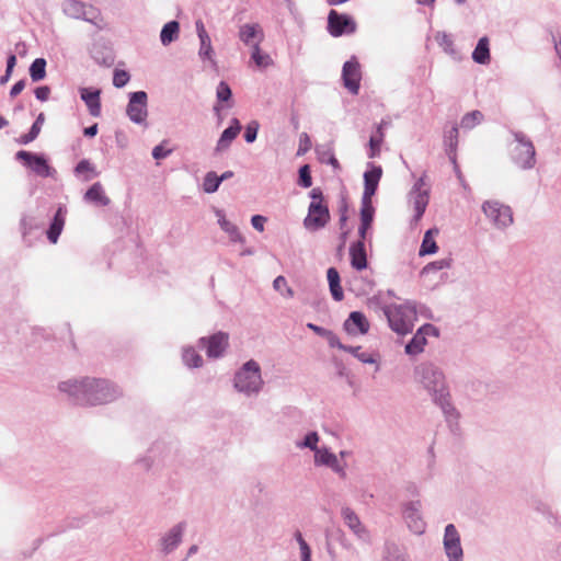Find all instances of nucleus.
Here are the masks:
<instances>
[{
	"label": "nucleus",
	"mask_w": 561,
	"mask_h": 561,
	"mask_svg": "<svg viewBox=\"0 0 561 561\" xmlns=\"http://www.w3.org/2000/svg\"><path fill=\"white\" fill-rule=\"evenodd\" d=\"M252 51H251V58L252 60L259 66V67H262V66H265L266 62H265V59L268 58L267 55H263L261 53V48H260V44L259 43H255L252 47H251Z\"/></svg>",
	"instance_id": "nucleus-55"
},
{
	"label": "nucleus",
	"mask_w": 561,
	"mask_h": 561,
	"mask_svg": "<svg viewBox=\"0 0 561 561\" xmlns=\"http://www.w3.org/2000/svg\"><path fill=\"white\" fill-rule=\"evenodd\" d=\"M428 190H424L423 192L417 193L410 192V202L412 203L414 209L412 222L416 224L421 220L428 205Z\"/></svg>",
	"instance_id": "nucleus-26"
},
{
	"label": "nucleus",
	"mask_w": 561,
	"mask_h": 561,
	"mask_svg": "<svg viewBox=\"0 0 561 561\" xmlns=\"http://www.w3.org/2000/svg\"><path fill=\"white\" fill-rule=\"evenodd\" d=\"M73 171H75L76 175H80L83 173H90L89 175L84 176V179H83L84 181H90L93 178L99 176V174H100L99 171L96 170V168L88 159H82L81 161H79L77 163V165L75 167Z\"/></svg>",
	"instance_id": "nucleus-43"
},
{
	"label": "nucleus",
	"mask_w": 561,
	"mask_h": 561,
	"mask_svg": "<svg viewBox=\"0 0 561 561\" xmlns=\"http://www.w3.org/2000/svg\"><path fill=\"white\" fill-rule=\"evenodd\" d=\"M328 31L333 37L351 35L356 31V22L348 14L331 10L328 15Z\"/></svg>",
	"instance_id": "nucleus-12"
},
{
	"label": "nucleus",
	"mask_w": 561,
	"mask_h": 561,
	"mask_svg": "<svg viewBox=\"0 0 561 561\" xmlns=\"http://www.w3.org/2000/svg\"><path fill=\"white\" fill-rule=\"evenodd\" d=\"M318 442H319V435L317 432L312 431L309 432L301 442H297L296 446L300 449L302 448H309L310 450L317 453V450H320L318 448Z\"/></svg>",
	"instance_id": "nucleus-48"
},
{
	"label": "nucleus",
	"mask_w": 561,
	"mask_h": 561,
	"mask_svg": "<svg viewBox=\"0 0 561 561\" xmlns=\"http://www.w3.org/2000/svg\"><path fill=\"white\" fill-rule=\"evenodd\" d=\"M186 529V523L180 522L163 534L159 540L160 551L163 554L172 553L182 542Z\"/></svg>",
	"instance_id": "nucleus-15"
},
{
	"label": "nucleus",
	"mask_w": 561,
	"mask_h": 561,
	"mask_svg": "<svg viewBox=\"0 0 561 561\" xmlns=\"http://www.w3.org/2000/svg\"><path fill=\"white\" fill-rule=\"evenodd\" d=\"M66 216H67V208L64 205H60L56 213L54 214L49 227L46 230L47 239L50 243L55 244L57 243L62 229L65 227L66 222Z\"/></svg>",
	"instance_id": "nucleus-20"
},
{
	"label": "nucleus",
	"mask_w": 561,
	"mask_h": 561,
	"mask_svg": "<svg viewBox=\"0 0 561 561\" xmlns=\"http://www.w3.org/2000/svg\"><path fill=\"white\" fill-rule=\"evenodd\" d=\"M287 285V280L284 276L279 275L277 276L273 282V287L276 291L283 293V289H285Z\"/></svg>",
	"instance_id": "nucleus-64"
},
{
	"label": "nucleus",
	"mask_w": 561,
	"mask_h": 561,
	"mask_svg": "<svg viewBox=\"0 0 561 561\" xmlns=\"http://www.w3.org/2000/svg\"><path fill=\"white\" fill-rule=\"evenodd\" d=\"M91 57L98 65L106 67H111L115 60L114 54L111 49L99 45L93 46Z\"/></svg>",
	"instance_id": "nucleus-35"
},
{
	"label": "nucleus",
	"mask_w": 561,
	"mask_h": 561,
	"mask_svg": "<svg viewBox=\"0 0 561 561\" xmlns=\"http://www.w3.org/2000/svg\"><path fill=\"white\" fill-rule=\"evenodd\" d=\"M381 175L382 169L380 165L373 162L367 163V170L364 173L363 196L373 197L376 194Z\"/></svg>",
	"instance_id": "nucleus-19"
},
{
	"label": "nucleus",
	"mask_w": 561,
	"mask_h": 561,
	"mask_svg": "<svg viewBox=\"0 0 561 561\" xmlns=\"http://www.w3.org/2000/svg\"><path fill=\"white\" fill-rule=\"evenodd\" d=\"M294 538L296 539L299 546L301 561H311V548L302 537V534L299 530H297L294 534Z\"/></svg>",
	"instance_id": "nucleus-50"
},
{
	"label": "nucleus",
	"mask_w": 561,
	"mask_h": 561,
	"mask_svg": "<svg viewBox=\"0 0 561 561\" xmlns=\"http://www.w3.org/2000/svg\"><path fill=\"white\" fill-rule=\"evenodd\" d=\"M437 229H428L422 240V244L419 251L421 256L435 254L438 250L437 243L434 240V234H437Z\"/></svg>",
	"instance_id": "nucleus-38"
},
{
	"label": "nucleus",
	"mask_w": 561,
	"mask_h": 561,
	"mask_svg": "<svg viewBox=\"0 0 561 561\" xmlns=\"http://www.w3.org/2000/svg\"><path fill=\"white\" fill-rule=\"evenodd\" d=\"M25 83H26L25 79H21L18 82H15L10 90V96L11 98L18 96L24 90Z\"/></svg>",
	"instance_id": "nucleus-61"
},
{
	"label": "nucleus",
	"mask_w": 561,
	"mask_h": 561,
	"mask_svg": "<svg viewBox=\"0 0 561 561\" xmlns=\"http://www.w3.org/2000/svg\"><path fill=\"white\" fill-rule=\"evenodd\" d=\"M58 390L76 405L94 407L107 404L123 392L118 386L108 379L95 377L71 378L58 383Z\"/></svg>",
	"instance_id": "nucleus-1"
},
{
	"label": "nucleus",
	"mask_w": 561,
	"mask_h": 561,
	"mask_svg": "<svg viewBox=\"0 0 561 561\" xmlns=\"http://www.w3.org/2000/svg\"><path fill=\"white\" fill-rule=\"evenodd\" d=\"M221 183L222 178H219L216 172L209 171L204 178L203 190L208 194H213L218 191Z\"/></svg>",
	"instance_id": "nucleus-45"
},
{
	"label": "nucleus",
	"mask_w": 561,
	"mask_h": 561,
	"mask_svg": "<svg viewBox=\"0 0 561 561\" xmlns=\"http://www.w3.org/2000/svg\"><path fill=\"white\" fill-rule=\"evenodd\" d=\"M39 228H41V224L35 217L28 216V215L22 216V218L20 220V229H21L23 242L27 247L32 245V241L30 239L32 231L39 229Z\"/></svg>",
	"instance_id": "nucleus-34"
},
{
	"label": "nucleus",
	"mask_w": 561,
	"mask_h": 561,
	"mask_svg": "<svg viewBox=\"0 0 561 561\" xmlns=\"http://www.w3.org/2000/svg\"><path fill=\"white\" fill-rule=\"evenodd\" d=\"M182 360L188 368H199L204 364L201 354L191 345L182 348Z\"/></svg>",
	"instance_id": "nucleus-36"
},
{
	"label": "nucleus",
	"mask_w": 561,
	"mask_h": 561,
	"mask_svg": "<svg viewBox=\"0 0 561 561\" xmlns=\"http://www.w3.org/2000/svg\"><path fill=\"white\" fill-rule=\"evenodd\" d=\"M421 510L422 504L419 500L404 503L402 510V515L409 529L416 535H422L426 528V523L422 517Z\"/></svg>",
	"instance_id": "nucleus-13"
},
{
	"label": "nucleus",
	"mask_w": 561,
	"mask_h": 561,
	"mask_svg": "<svg viewBox=\"0 0 561 561\" xmlns=\"http://www.w3.org/2000/svg\"><path fill=\"white\" fill-rule=\"evenodd\" d=\"M324 337L327 339L330 347H336V348H339L341 351H345L346 347H347V345L343 344L340 341L339 336L335 333H333L332 331H330V330L328 331V334H325Z\"/></svg>",
	"instance_id": "nucleus-57"
},
{
	"label": "nucleus",
	"mask_w": 561,
	"mask_h": 561,
	"mask_svg": "<svg viewBox=\"0 0 561 561\" xmlns=\"http://www.w3.org/2000/svg\"><path fill=\"white\" fill-rule=\"evenodd\" d=\"M199 43H201L199 50H198L199 58L202 60H209L213 64H215L214 49H213L210 36L199 38Z\"/></svg>",
	"instance_id": "nucleus-47"
},
{
	"label": "nucleus",
	"mask_w": 561,
	"mask_h": 561,
	"mask_svg": "<svg viewBox=\"0 0 561 561\" xmlns=\"http://www.w3.org/2000/svg\"><path fill=\"white\" fill-rule=\"evenodd\" d=\"M129 81V75L125 70H115L113 77V84L116 88H123Z\"/></svg>",
	"instance_id": "nucleus-56"
},
{
	"label": "nucleus",
	"mask_w": 561,
	"mask_h": 561,
	"mask_svg": "<svg viewBox=\"0 0 561 561\" xmlns=\"http://www.w3.org/2000/svg\"><path fill=\"white\" fill-rule=\"evenodd\" d=\"M298 185L308 188L312 185V176L309 164H304L298 171Z\"/></svg>",
	"instance_id": "nucleus-52"
},
{
	"label": "nucleus",
	"mask_w": 561,
	"mask_h": 561,
	"mask_svg": "<svg viewBox=\"0 0 561 561\" xmlns=\"http://www.w3.org/2000/svg\"><path fill=\"white\" fill-rule=\"evenodd\" d=\"M344 330L350 335L366 334L369 331V322L366 316L360 311H352L343 324Z\"/></svg>",
	"instance_id": "nucleus-18"
},
{
	"label": "nucleus",
	"mask_w": 561,
	"mask_h": 561,
	"mask_svg": "<svg viewBox=\"0 0 561 561\" xmlns=\"http://www.w3.org/2000/svg\"><path fill=\"white\" fill-rule=\"evenodd\" d=\"M427 335H438V330L431 323L423 324L405 345V353L414 356L423 352Z\"/></svg>",
	"instance_id": "nucleus-16"
},
{
	"label": "nucleus",
	"mask_w": 561,
	"mask_h": 561,
	"mask_svg": "<svg viewBox=\"0 0 561 561\" xmlns=\"http://www.w3.org/2000/svg\"><path fill=\"white\" fill-rule=\"evenodd\" d=\"M218 102H228L232 96V91L226 81H220L216 89Z\"/></svg>",
	"instance_id": "nucleus-53"
},
{
	"label": "nucleus",
	"mask_w": 561,
	"mask_h": 561,
	"mask_svg": "<svg viewBox=\"0 0 561 561\" xmlns=\"http://www.w3.org/2000/svg\"><path fill=\"white\" fill-rule=\"evenodd\" d=\"M85 8L87 4L80 0H66L62 3V11L67 16L77 20L91 21L87 16Z\"/></svg>",
	"instance_id": "nucleus-30"
},
{
	"label": "nucleus",
	"mask_w": 561,
	"mask_h": 561,
	"mask_svg": "<svg viewBox=\"0 0 561 561\" xmlns=\"http://www.w3.org/2000/svg\"><path fill=\"white\" fill-rule=\"evenodd\" d=\"M172 153V149H165L162 145H158L152 149V157L156 160L164 159Z\"/></svg>",
	"instance_id": "nucleus-59"
},
{
	"label": "nucleus",
	"mask_w": 561,
	"mask_h": 561,
	"mask_svg": "<svg viewBox=\"0 0 561 561\" xmlns=\"http://www.w3.org/2000/svg\"><path fill=\"white\" fill-rule=\"evenodd\" d=\"M327 278L329 283L330 293L335 301H341L344 298L343 288L341 286L340 273L335 267H330L327 271Z\"/></svg>",
	"instance_id": "nucleus-33"
},
{
	"label": "nucleus",
	"mask_w": 561,
	"mask_h": 561,
	"mask_svg": "<svg viewBox=\"0 0 561 561\" xmlns=\"http://www.w3.org/2000/svg\"><path fill=\"white\" fill-rule=\"evenodd\" d=\"M481 209L492 225L499 230H505L514 222L512 208L499 201H485L483 202Z\"/></svg>",
	"instance_id": "nucleus-6"
},
{
	"label": "nucleus",
	"mask_w": 561,
	"mask_h": 561,
	"mask_svg": "<svg viewBox=\"0 0 561 561\" xmlns=\"http://www.w3.org/2000/svg\"><path fill=\"white\" fill-rule=\"evenodd\" d=\"M512 139L507 141L510 161L522 171H528L536 167V147L524 131L511 129Z\"/></svg>",
	"instance_id": "nucleus-3"
},
{
	"label": "nucleus",
	"mask_w": 561,
	"mask_h": 561,
	"mask_svg": "<svg viewBox=\"0 0 561 561\" xmlns=\"http://www.w3.org/2000/svg\"><path fill=\"white\" fill-rule=\"evenodd\" d=\"M382 561H408V556L402 548L394 542L385 545Z\"/></svg>",
	"instance_id": "nucleus-40"
},
{
	"label": "nucleus",
	"mask_w": 561,
	"mask_h": 561,
	"mask_svg": "<svg viewBox=\"0 0 561 561\" xmlns=\"http://www.w3.org/2000/svg\"><path fill=\"white\" fill-rule=\"evenodd\" d=\"M239 39L247 46L252 47L255 43L261 44L264 33L257 23H247L239 27Z\"/></svg>",
	"instance_id": "nucleus-21"
},
{
	"label": "nucleus",
	"mask_w": 561,
	"mask_h": 561,
	"mask_svg": "<svg viewBox=\"0 0 561 561\" xmlns=\"http://www.w3.org/2000/svg\"><path fill=\"white\" fill-rule=\"evenodd\" d=\"M266 221V218L262 215H254L251 218L252 227L257 231L264 230V224Z\"/></svg>",
	"instance_id": "nucleus-60"
},
{
	"label": "nucleus",
	"mask_w": 561,
	"mask_h": 561,
	"mask_svg": "<svg viewBox=\"0 0 561 561\" xmlns=\"http://www.w3.org/2000/svg\"><path fill=\"white\" fill-rule=\"evenodd\" d=\"M360 65L356 57L345 61L342 68V80L344 87L352 93L357 94L360 88Z\"/></svg>",
	"instance_id": "nucleus-14"
},
{
	"label": "nucleus",
	"mask_w": 561,
	"mask_h": 561,
	"mask_svg": "<svg viewBox=\"0 0 561 561\" xmlns=\"http://www.w3.org/2000/svg\"><path fill=\"white\" fill-rule=\"evenodd\" d=\"M345 525L360 539L366 538L367 531L362 525L357 514L350 507H343L341 511Z\"/></svg>",
	"instance_id": "nucleus-27"
},
{
	"label": "nucleus",
	"mask_w": 561,
	"mask_h": 561,
	"mask_svg": "<svg viewBox=\"0 0 561 561\" xmlns=\"http://www.w3.org/2000/svg\"><path fill=\"white\" fill-rule=\"evenodd\" d=\"M309 147H310V138H309L308 134L302 133L300 135V147H299L298 154L307 151L309 149Z\"/></svg>",
	"instance_id": "nucleus-63"
},
{
	"label": "nucleus",
	"mask_w": 561,
	"mask_h": 561,
	"mask_svg": "<svg viewBox=\"0 0 561 561\" xmlns=\"http://www.w3.org/2000/svg\"><path fill=\"white\" fill-rule=\"evenodd\" d=\"M259 127H260V125L256 121H252L247 125L245 131H244V140L248 144H252L255 141V139L257 137Z\"/></svg>",
	"instance_id": "nucleus-54"
},
{
	"label": "nucleus",
	"mask_w": 561,
	"mask_h": 561,
	"mask_svg": "<svg viewBox=\"0 0 561 561\" xmlns=\"http://www.w3.org/2000/svg\"><path fill=\"white\" fill-rule=\"evenodd\" d=\"M443 547L448 561H463L460 534L454 524L445 526Z\"/></svg>",
	"instance_id": "nucleus-10"
},
{
	"label": "nucleus",
	"mask_w": 561,
	"mask_h": 561,
	"mask_svg": "<svg viewBox=\"0 0 561 561\" xmlns=\"http://www.w3.org/2000/svg\"><path fill=\"white\" fill-rule=\"evenodd\" d=\"M79 92L80 98L85 103L90 115L93 117H99L101 115V90L81 88Z\"/></svg>",
	"instance_id": "nucleus-23"
},
{
	"label": "nucleus",
	"mask_w": 561,
	"mask_h": 561,
	"mask_svg": "<svg viewBox=\"0 0 561 561\" xmlns=\"http://www.w3.org/2000/svg\"><path fill=\"white\" fill-rule=\"evenodd\" d=\"M451 263H453V259H450V257H445V259H440V260L431 262L423 267L422 274L427 275L432 272L449 268L451 266Z\"/></svg>",
	"instance_id": "nucleus-49"
},
{
	"label": "nucleus",
	"mask_w": 561,
	"mask_h": 561,
	"mask_svg": "<svg viewBox=\"0 0 561 561\" xmlns=\"http://www.w3.org/2000/svg\"><path fill=\"white\" fill-rule=\"evenodd\" d=\"M309 196L311 198V202L324 203V195L320 187H313L310 191Z\"/></svg>",
	"instance_id": "nucleus-62"
},
{
	"label": "nucleus",
	"mask_w": 561,
	"mask_h": 561,
	"mask_svg": "<svg viewBox=\"0 0 561 561\" xmlns=\"http://www.w3.org/2000/svg\"><path fill=\"white\" fill-rule=\"evenodd\" d=\"M197 346L206 350L208 358H220L229 347V334L218 331L209 336H202L197 341Z\"/></svg>",
	"instance_id": "nucleus-8"
},
{
	"label": "nucleus",
	"mask_w": 561,
	"mask_h": 561,
	"mask_svg": "<svg viewBox=\"0 0 561 561\" xmlns=\"http://www.w3.org/2000/svg\"><path fill=\"white\" fill-rule=\"evenodd\" d=\"M83 201L96 207L108 206L111 199L106 196L104 188L100 182L93 183L84 193Z\"/></svg>",
	"instance_id": "nucleus-25"
},
{
	"label": "nucleus",
	"mask_w": 561,
	"mask_h": 561,
	"mask_svg": "<svg viewBox=\"0 0 561 561\" xmlns=\"http://www.w3.org/2000/svg\"><path fill=\"white\" fill-rule=\"evenodd\" d=\"M360 346H348L344 352L351 353L354 357H356L358 360H360L364 364H375L376 358L373 356V354L367 352H362Z\"/></svg>",
	"instance_id": "nucleus-51"
},
{
	"label": "nucleus",
	"mask_w": 561,
	"mask_h": 561,
	"mask_svg": "<svg viewBox=\"0 0 561 561\" xmlns=\"http://www.w3.org/2000/svg\"><path fill=\"white\" fill-rule=\"evenodd\" d=\"M44 122H45V114L39 113L37 115L35 122L31 126L28 133L20 136L19 142L21 145H27V144L32 142L33 140H35L41 133Z\"/></svg>",
	"instance_id": "nucleus-39"
},
{
	"label": "nucleus",
	"mask_w": 561,
	"mask_h": 561,
	"mask_svg": "<svg viewBox=\"0 0 561 561\" xmlns=\"http://www.w3.org/2000/svg\"><path fill=\"white\" fill-rule=\"evenodd\" d=\"M390 125L391 121L389 118H382L380 123L376 126L375 131L371 134L369 138L368 157L370 159L376 158L380 154V147L385 139V129H387Z\"/></svg>",
	"instance_id": "nucleus-22"
},
{
	"label": "nucleus",
	"mask_w": 561,
	"mask_h": 561,
	"mask_svg": "<svg viewBox=\"0 0 561 561\" xmlns=\"http://www.w3.org/2000/svg\"><path fill=\"white\" fill-rule=\"evenodd\" d=\"M375 216V207L373 205V197L362 196L360 202V221L373 224Z\"/></svg>",
	"instance_id": "nucleus-42"
},
{
	"label": "nucleus",
	"mask_w": 561,
	"mask_h": 561,
	"mask_svg": "<svg viewBox=\"0 0 561 561\" xmlns=\"http://www.w3.org/2000/svg\"><path fill=\"white\" fill-rule=\"evenodd\" d=\"M126 114L133 123L146 125L148 117V95L145 91L129 93Z\"/></svg>",
	"instance_id": "nucleus-9"
},
{
	"label": "nucleus",
	"mask_w": 561,
	"mask_h": 561,
	"mask_svg": "<svg viewBox=\"0 0 561 561\" xmlns=\"http://www.w3.org/2000/svg\"><path fill=\"white\" fill-rule=\"evenodd\" d=\"M15 159L41 178H49L55 173V170L49 165L43 153L20 150L15 153Z\"/></svg>",
	"instance_id": "nucleus-7"
},
{
	"label": "nucleus",
	"mask_w": 561,
	"mask_h": 561,
	"mask_svg": "<svg viewBox=\"0 0 561 561\" xmlns=\"http://www.w3.org/2000/svg\"><path fill=\"white\" fill-rule=\"evenodd\" d=\"M34 94H35V98L41 101V102H45L48 100L49 98V94H50V88L48 85H41V87H37L35 90H34Z\"/></svg>",
	"instance_id": "nucleus-58"
},
{
	"label": "nucleus",
	"mask_w": 561,
	"mask_h": 561,
	"mask_svg": "<svg viewBox=\"0 0 561 561\" xmlns=\"http://www.w3.org/2000/svg\"><path fill=\"white\" fill-rule=\"evenodd\" d=\"M46 60L44 58H36L30 66L28 72L33 82H38L46 77Z\"/></svg>",
	"instance_id": "nucleus-41"
},
{
	"label": "nucleus",
	"mask_w": 561,
	"mask_h": 561,
	"mask_svg": "<svg viewBox=\"0 0 561 561\" xmlns=\"http://www.w3.org/2000/svg\"><path fill=\"white\" fill-rule=\"evenodd\" d=\"M483 113L478 110H474L462 116L460 126L463 129L470 130L474 128L477 125H479L483 121Z\"/></svg>",
	"instance_id": "nucleus-44"
},
{
	"label": "nucleus",
	"mask_w": 561,
	"mask_h": 561,
	"mask_svg": "<svg viewBox=\"0 0 561 561\" xmlns=\"http://www.w3.org/2000/svg\"><path fill=\"white\" fill-rule=\"evenodd\" d=\"M351 265L357 271L365 270L367 267V255L365 250V243L362 240L354 242L350 247Z\"/></svg>",
	"instance_id": "nucleus-28"
},
{
	"label": "nucleus",
	"mask_w": 561,
	"mask_h": 561,
	"mask_svg": "<svg viewBox=\"0 0 561 561\" xmlns=\"http://www.w3.org/2000/svg\"><path fill=\"white\" fill-rule=\"evenodd\" d=\"M472 59L474 62L479 64V65H488L491 60V55H490V41H489V37L488 36H482L473 51H472Z\"/></svg>",
	"instance_id": "nucleus-32"
},
{
	"label": "nucleus",
	"mask_w": 561,
	"mask_h": 561,
	"mask_svg": "<svg viewBox=\"0 0 561 561\" xmlns=\"http://www.w3.org/2000/svg\"><path fill=\"white\" fill-rule=\"evenodd\" d=\"M436 41L438 43V45L443 48V50L450 55L451 57L456 58L457 57V50L455 48V44H454V41L451 38V36L447 33H438L436 35Z\"/></svg>",
	"instance_id": "nucleus-46"
},
{
	"label": "nucleus",
	"mask_w": 561,
	"mask_h": 561,
	"mask_svg": "<svg viewBox=\"0 0 561 561\" xmlns=\"http://www.w3.org/2000/svg\"><path fill=\"white\" fill-rule=\"evenodd\" d=\"M263 385L261 367L254 359L245 362L236 371L233 377L234 389L247 397L257 394L262 390Z\"/></svg>",
	"instance_id": "nucleus-5"
},
{
	"label": "nucleus",
	"mask_w": 561,
	"mask_h": 561,
	"mask_svg": "<svg viewBox=\"0 0 561 561\" xmlns=\"http://www.w3.org/2000/svg\"><path fill=\"white\" fill-rule=\"evenodd\" d=\"M414 379L428 392L433 402L438 405L454 432L459 419V413L451 402L449 387L444 371L431 362H424L415 366Z\"/></svg>",
	"instance_id": "nucleus-2"
},
{
	"label": "nucleus",
	"mask_w": 561,
	"mask_h": 561,
	"mask_svg": "<svg viewBox=\"0 0 561 561\" xmlns=\"http://www.w3.org/2000/svg\"><path fill=\"white\" fill-rule=\"evenodd\" d=\"M215 215L217 217L218 225L229 236L232 242L244 243L245 239L240 233L238 227L226 219L225 211L222 209H216Z\"/></svg>",
	"instance_id": "nucleus-29"
},
{
	"label": "nucleus",
	"mask_w": 561,
	"mask_h": 561,
	"mask_svg": "<svg viewBox=\"0 0 561 561\" xmlns=\"http://www.w3.org/2000/svg\"><path fill=\"white\" fill-rule=\"evenodd\" d=\"M180 33V24L173 20L165 23L160 33V41L162 45L167 46L178 39Z\"/></svg>",
	"instance_id": "nucleus-37"
},
{
	"label": "nucleus",
	"mask_w": 561,
	"mask_h": 561,
	"mask_svg": "<svg viewBox=\"0 0 561 561\" xmlns=\"http://www.w3.org/2000/svg\"><path fill=\"white\" fill-rule=\"evenodd\" d=\"M330 220V210L325 203L311 202L308 214L304 219V226L309 231H318L327 226Z\"/></svg>",
	"instance_id": "nucleus-11"
},
{
	"label": "nucleus",
	"mask_w": 561,
	"mask_h": 561,
	"mask_svg": "<svg viewBox=\"0 0 561 561\" xmlns=\"http://www.w3.org/2000/svg\"><path fill=\"white\" fill-rule=\"evenodd\" d=\"M390 329L399 335L412 332L417 320L416 302L407 300L403 304H390L382 307Z\"/></svg>",
	"instance_id": "nucleus-4"
},
{
	"label": "nucleus",
	"mask_w": 561,
	"mask_h": 561,
	"mask_svg": "<svg viewBox=\"0 0 561 561\" xmlns=\"http://www.w3.org/2000/svg\"><path fill=\"white\" fill-rule=\"evenodd\" d=\"M459 130L457 124H454L449 130L444 135V144L446 153L453 164H456L457 147H458Z\"/></svg>",
	"instance_id": "nucleus-31"
},
{
	"label": "nucleus",
	"mask_w": 561,
	"mask_h": 561,
	"mask_svg": "<svg viewBox=\"0 0 561 561\" xmlns=\"http://www.w3.org/2000/svg\"><path fill=\"white\" fill-rule=\"evenodd\" d=\"M314 465L316 466H325L332 469L336 474L341 478L346 477L345 463H341L337 459V456L330 451L329 448L323 447L320 450H317L314 454Z\"/></svg>",
	"instance_id": "nucleus-17"
},
{
	"label": "nucleus",
	"mask_w": 561,
	"mask_h": 561,
	"mask_svg": "<svg viewBox=\"0 0 561 561\" xmlns=\"http://www.w3.org/2000/svg\"><path fill=\"white\" fill-rule=\"evenodd\" d=\"M241 130V124L238 118H232L230 126L227 127L220 135L215 151L217 153L226 151L231 146L232 141L237 138Z\"/></svg>",
	"instance_id": "nucleus-24"
}]
</instances>
